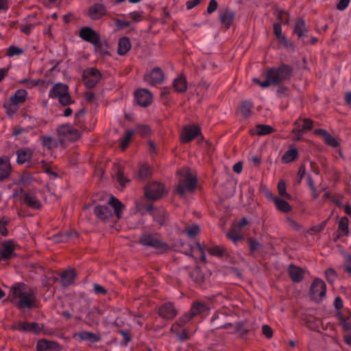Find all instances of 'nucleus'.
Wrapping results in <instances>:
<instances>
[{
  "instance_id": "1",
  "label": "nucleus",
  "mask_w": 351,
  "mask_h": 351,
  "mask_svg": "<svg viewBox=\"0 0 351 351\" xmlns=\"http://www.w3.org/2000/svg\"><path fill=\"white\" fill-rule=\"evenodd\" d=\"M292 74L291 68L286 64H282L278 68L272 67L265 73L266 80L261 81L254 77L253 82L258 84L262 88H267L271 85H278L280 82L290 78Z\"/></svg>"
},
{
  "instance_id": "2",
  "label": "nucleus",
  "mask_w": 351,
  "mask_h": 351,
  "mask_svg": "<svg viewBox=\"0 0 351 351\" xmlns=\"http://www.w3.org/2000/svg\"><path fill=\"white\" fill-rule=\"evenodd\" d=\"M11 291V301L19 308H29L36 302L33 291L23 283L15 285Z\"/></svg>"
},
{
  "instance_id": "3",
  "label": "nucleus",
  "mask_w": 351,
  "mask_h": 351,
  "mask_svg": "<svg viewBox=\"0 0 351 351\" xmlns=\"http://www.w3.org/2000/svg\"><path fill=\"white\" fill-rule=\"evenodd\" d=\"M110 207L114 209V213L117 219H119L122 216V210L124 208V205L116 197L111 196L108 201V205L97 206L95 208V214L98 218L104 221L110 219L113 213Z\"/></svg>"
},
{
  "instance_id": "4",
  "label": "nucleus",
  "mask_w": 351,
  "mask_h": 351,
  "mask_svg": "<svg viewBox=\"0 0 351 351\" xmlns=\"http://www.w3.org/2000/svg\"><path fill=\"white\" fill-rule=\"evenodd\" d=\"M178 185L177 192L182 196L193 193L197 185V178L191 169L184 167L178 171Z\"/></svg>"
},
{
  "instance_id": "5",
  "label": "nucleus",
  "mask_w": 351,
  "mask_h": 351,
  "mask_svg": "<svg viewBox=\"0 0 351 351\" xmlns=\"http://www.w3.org/2000/svg\"><path fill=\"white\" fill-rule=\"evenodd\" d=\"M49 96L53 99L57 98L63 106H68L73 102L69 93L68 86L60 82L53 86L49 90Z\"/></svg>"
},
{
  "instance_id": "6",
  "label": "nucleus",
  "mask_w": 351,
  "mask_h": 351,
  "mask_svg": "<svg viewBox=\"0 0 351 351\" xmlns=\"http://www.w3.org/2000/svg\"><path fill=\"white\" fill-rule=\"evenodd\" d=\"M140 243L143 245L152 247L160 252H163L168 250V245L161 241L156 235L144 234L141 238Z\"/></svg>"
},
{
  "instance_id": "7",
  "label": "nucleus",
  "mask_w": 351,
  "mask_h": 351,
  "mask_svg": "<svg viewBox=\"0 0 351 351\" xmlns=\"http://www.w3.org/2000/svg\"><path fill=\"white\" fill-rule=\"evenodd\" d=\"M101 77V75L99 71L93 67L86 69L83 73L84 84L88 88L94 87Z\"/></svg>"
},
{
  "instance_id": "8",
  "label": "nucleus",
  "mask_w": 351,
  "mask_h": 351,
  "mask_svg": "<svg viewBox=\"0 0 351 351\" xmlns=\"http://www.w3.org/2000/svg\"><path fill=\"white\" fill-rule=\"evenodd\" d=\"M165 193L162 184L155 182L147 185L145 189V194L147 198L150 199H158Z\"/></svg>"
},
{
  "instance_id": "9",
  "label": "nucleus",
  "mask_w": 351,
  "mask_h": 351,
  "mask_svg": "<svg viewBox=\"0 0 351 351\" xmlns=\"http://www.w3.org/2000/svg\"><path fill=\"white\" fill-rule=\"evenodd\" d=\"M326 286L325 282L319 278L315 279L311 287V293L315 300L322 301L326 295Z\"/></svg>"
},
{
  "instance_id": "10",
  "label": "nucleus",
  "mask_w": 351,
  "mask_h": 351,
  "mask_svg": "<svg viewBox=\"0 0 351 351\" xmlns=\"http://www.w3.org/2000/svg\"><path fill=\"white\" fill-rule=\"evenodd\" d=\"M80 37L97 47L99 44V34L88 27H84L80 30Z\"/></svg>"
},
{
  "instance_id": "11",
  "label": "nucleus",
  "mask_w": 351,
  "mask_h": 351,
  "mask_svg": "<svg viewBox=\"0 0 351 351\" xmlns=\"http://www.w3.org/2000/svg\"><path fill=\"white\" fill-rule=\"evenodd\" d=\"M145 81L152 86L162 83L164 80V73L160 68H154L152 71L144 76Z\"/></svg>"
},
{
  "instance_id": "12",
  "label": "nucleus",
  "mask_w": 351,
  "mask_h": 351,
  "mask_svg": "<svg viewBox=\"0 0 351 351\" xmlns=\"http://www.w3.org/2000/svg\"><path fill=\"white\" fill-rule=\"evenodd\" d=\"M16 244L12 241L3 242L0 247V258L8 260L15 256Z\"/></svg>"
},
{
  "instance_id": "13",
  "label": "nucleus",
  "mask_w": 351,
  "mask_h": 351,
  "mask_svg": "<svg viewBox=\"0 0 351 351\" xmlns=\"http://www.w3.org/2000/svg\"><path fill=\"white\" fill-rule=\"evenodd\" d=\"M60 136L68 140H75L80 136L78 131L69 124H64L57 129Z\"/></svg>"
},
{
  "instance_id": "14",
  "label": "nucleus",
  "mask_w": 351,
  "mask_h": 351,
  "mask_svg": "<svg viewBox=\"0 0 351 351\" xmlns=\"http://www.w3.org/2000/svg\"><path fill=\"white\" fill-rule=\"evenodd\" d=\"M135 100L141 106H149L152 101V93L145 88L138 89L134 95Z\"/></svg>"
},
{
  "instance_id": "15",
  "label": "nucleus",
  "mask_w": 351,
  "mask_h": 351,
  "mask_svg": "<svg viewBox=\"0 0 351 351\" xmlns=\"http://www.w3.org/2000/svg\"><path fill=\"white\" fill-rule=\"evenodd\" d=\"M200 132V129L196 125L186 126L182 132V141L188 143L195 138Z\"/></svg>"
},
{
  "instance_id": "16",
  "label": "nucleus",
  "mask_w": 351,
  "mask_h": 351,
  "mask_svg": "<svg viewBox=\"0 0 351 351\" xmlns=\"http://www.w3.org/2000/svg\"><path fill=\"white\" fill-rule=\"evenodd\" d=\"M106 12L104 5L101 3H96L91 5L88 10V16L93 20H97L102 17Z\"/></svg>"
},
{
  "instance_id": "17",
  "label": "nucleus",
  "mask_w": 351,
  "mask_h": 351,
  "mask_svg": "<svg viewBox=\"0 0 351 351\" xmlns=\"http://www.w3.org/2000/svg\"><path fill=\"white\" fill-rule=\"evenodd\" d=\"M160 316L165 319H171L174 318L177 315V311L171 302L165 303L158 310Z\"/></svg>"
},
{
  "instance_id": "18",
  "label": "nucleus",
  "mask_w": 351,
  "mask_h": 351,
  "mask_svg": "<svg viewBox=\"0 0 351 351\" xmlns=\"http://www.w3.org/2000/svg\"><path fill=\"white\" fill-rule=\"evenodd\" d=\"M226 236L234 244H237L240 240L243 239L241 228L237 224L232 226L231 229L226 233Z\"/></svg>"
},
{
  "instance_id": "19",
  "label": "nucleus",
  "mask_w": 351,
  "mask_h": 351,
  "mask_svg": "<svg viewBox=\"0 0 351 351\" xmlns=\"http://www.w3.org/2000/svg\"><path fill=\"white\" fill-rule=\"evenodd\" d=\"M36 347L38 351H60L56 343L47 340L38 341Z\"/></svg>"
},
{
  "instance_id": "20",
  "label": "nucleus",
  "mask_w": 351,
  "mask_h": 351,
  "mask_svg": "<svg viewBox=\"0 0 351 351\" xmlns=\"http://www.w3.org/2000/svg\"><path fill=\"white\" fill-rule=\"evenodd\" d=\"M16 328L21 332L37 333L40 331L38 324L35 322H19L16 324Z\"/></svg>"
},
{
  "instance_id": "21",
  "label": "nucleus",
  "mask_w": 351,
  "mask_h": 351,
  "mask_svg": "<svg viewBox=\"0 0 351 351\" xmlns=\"http://www.w3.org/2000/svg\"><path fill=\"white\" fill-rule=\"evenodd\" d=\"M10 164L8 157L0 158V180L6 178L10 173Z\"/></svg>"
},
{
  "instance_id": "22",
  "label": "nucleus",
  "mask_w": 351,
  "mask_h": 351,
  "mask_svg": "<svg viewBox=\"0 0 351 351\" xmlns=\"http://www.w3.org/2000/svg\"><path fill=\"white\" fill-rule=\"evenodd\" d=\"M23 201L29 207L38 209L41 206V203L34 193H25L23 195Z\"/></svg>"
},
{
  "instance_id": "23",
  "label": "nucleus",
  "mask_w": 351,
  "mask_h": 351,
  "mask_svg": "<svg viewBox=\"0 0 351 351\" xmlns=\"http://www.w3.org/2000/svg\"><path fill=\"white\" fill-rule=\"evenodd\" d=\"M17 154V163L19 165L24 164L26 162H28L30 160L32 156V152L31 149L27 148H22L19 149L16 152Z\"/></svg>"
},
{
  "instance_id": "24",
  "label": "nucleus",
  "mask_w": 351,
  "mask_h": 351,
  "mask_svg": "<svg viewBox=\"0 0 351 351\" xmlns=\"http://www.w3.org/2000/svg\"><path fill=\"white\" fill-rule=\"evenodd\" d=\"M131 49V43L128 37H122L118 43L117 53L120 56L125 55Z\"/></svg>"
},
{
  "instance_id": "25",
  "label": "nucleus",
  "mask_w": 351,
  "mask_h": 351,
  "mask_svg": "<svg viewBox=\"0 0 351 351\" xmlns=\"http://www.w3.org/2000/svg\"><path fill=\"white\" fill-rule=\"evenodd\" d=\"M289 273L293 281L298 282L302 280L304 271L295 265H291L289 267Z\"/></svg>"
},
{
  "instance_id": "26",
  "label": "nucleus",
  "mask_w": 351,
  "mask_h": 351,
  "mask_svg": "<svg viewBox=\"0 0 351 351\" xmlns=\"http://www.w3.org/2000/svg\"><path fill=\"white\" fill-rule=\"evenodd\" d=\"M75 277L74 270L69 269L64 271L60 276L62 285L64 287L69 286L73 284Z\"/></svg>"
},
{
  "instance_id": "27",
  "label": "nucleus",
  "mask_w": 351,
  "mask_h": 351,
  "mask_svg": "<svg viewBox=\"0 0 351 351\" xmlns=\"http://www.w3.org/2000/svg\"><path fill=\"white\" fill-rule=\"evenodd\" d=\"M298 157V149L294 147H291L282 156V162L288 164L294 161Z\"/></svg>"
},
{
  "instance_id": "28",
  "label": "nucleus",
  "mask_w": 351,
  "mask_h": 351,
  "mask_svg": "<svg viewBox=\"0 0 351 351\" xmlns=\"http://www.w3.org/2000/svg\"><path fill=\"white\" fill-rule=\"evenodd\" d=\"M219 17L221 23L229 27L234 18V13L230 10H226L220 12Z\"/></svg>"
},
{
  "instance_id": "29",
  "label": "nucleus",
  "mask_w": 351,
  "mask_h": 351,
  "mask_svg": "<svg viewBox=\"0 0 351 351\" xmlns=\"http://www.w3.org/2000/svg\"><path fill=\"white\" fill-rule=\"evenodd\" d=\"M173 88L177 92L183 93L187 88L186 78L183 75H180L173 81Z\"/></svg>"
},
{
  "instance_id": "30",
  "label": "nucleus",
  "mask_w": 351,
  "mask_h": 351,
  "mask_svg": "<svg viewBox=\"0 0 351 351\" xmlns=\"http://www.w3.org/2000/svg\"><path fill=\"white\" fill-rule=\"evenodd\" d=\"M194 316L192 315L191 312L185 313L182 317H180L175 324H173L171 328V331H175L177 328L184 326L187 324Z\"/></svg>"
},
{
  "instance_id": "31",
  "label": "nucleus",
  "mask_w": 351,
  "mask_h": 351,
  "mask_svg": "<svg viewBox=\"0 0 351 351\" xmlns=\"http://www.w3.org/2000/svg\"><path fill=\"white\" fill-rule=\"evenodd\" d=\"M27 95V93L25 89H19L10 99L12 101L19 105L25 101Z\"/></svg>"
},
{
  "instance_id": "32",
  "label": "nucleus",
  "mask_w": 351,
  "mask_h": 351,
  "mask_svg": "<svg viewBox=\"0 0 351 351\" xmlns=\"http://www.w3.org/2000/svg\"><path fill=\"white\" fill-rule=\"evenodd\" d=\"M41 143L48 149H52L58 147L59 141L58 139L51 136H43L41 138Z\"/></svg>"
},
{
  "instance_id": "33",
  "label": "nucleus",
  "mask_w": 351,
  "mask_h": 351,
  "mask_svg": "<svg viewBox=\"0 0 351 351\" xmlns=\"http://www.w3.org/2000/svg\"><path fill=\"white\" fill-rule=\"evenodd\" d=\"M78 233L76 230H72L69 232H67L64 234L57 235L53 238V240L56 242H65L67 241L70 239H73L77 237Z\"/></svg>"
},
{
  "instance_id": "34",
  "label": "nucleus",
  "mask_w": 351,
  "mask_h": 351,
  "mask_svg": "<svg viewBox=\"0 0 351 351\" xmlns=\"http://www.w3.org/2000/svg\"><path fill=\"white\" fill-rule=\"evenodd\" d=\"M274 204L276 206V208L284 213L289 212L291 207L289 205V204L285 201V199H280V197H275L274 199Z\"/></svg>"
},
{
  "instance_id": "35",
  "label": "nucleus",
  "mask_w": 351,
  "mask_h": 351,
  "mask_svg": "<svg viewBox=\"0 0 351 351\" xmlns=\"http://www.w3.org/2000/svg\"><path fill=\"white\" fill-rule=\"evenodd\" d=\"M253 107V104L249 101L242 102L240 106V113L245 118L249 117L251 114V110Z\"/></svg>"
},
{
  "instance_id": "36",
  "label": "nucleus",
  "mask_w": 351,
  "mask_h": 351,
  "mask_svg": "<svg viewBox=\"0 0 351 351\" xmlns=\"http://www.w3.org/2000/svg\"><path fill=\"white\" fill-rule=\"evenodd\" d=\"M294 32L298 37H302L305 35L306 28L304 21L299 19L295 22Z\"/></svg>"
},
{
  "instance_id": "37",
  "label": "nucleus",
  "mask_w": 351,
  "mask_h": 351,
  "mask_svg": "<svg viewBox=\"0 0 351 351\" xmlns=\"http://www.w3.org/2000/svg\"><path fill=\"white\" fill-rule=\"evenodd\" d=\"M278 191L280 197L290 199L291 195L287 192L286 183L283 180H280L278 184Z\"/></svg>"
},
{
  "instance_id": "38",
  "label": "nucleus",
  "mask_w": 351,
  "mask_h": 351,
  "mask_svg": "<svg viewBox=\"0 0 351 351\" xmlns=\"http://www.w3.org/2000/svg\"><path fill=\"white\" fill-rule=\"evenodd\" d=\"M301 122H302V128L301 130H293V132H295L297 131L299 134H298V136H301L302 135V133L304 131V130H311L312 127H313V121L309 119H301L300 120ZM296 124H300V121H297L295 123Z\"/></svg>"
},
{
  "instance_id": "39",
  "label": "nucleus",
  "mask_w": 351,
  "mask_h": 351,
  "mask_svg": "<svg viewBox=\"0 0 351 351\" xmlns=\"http://www.w3.org/2000/svg\"><path fill=\"white\" fill-rule=\"evenodd\" d=\"M151 173V170L149 165L146 164L142 165L138 171L136 178L138 180H143L147 178Z\"/></svg>"
},
{
  "instance_id": "40",
  "label": "nucleus",
  "mask_w": 351,
  "mask_h": 351,
  "mask_svg": "<svg viewBox=\"0 0 351 351\" xmlns=\"http://www.w3.org/2000/svg\"><path fill=\"white\" fill-rule=\"evenodd\" d=\"M78 335L80 339L82 341H88L91 343H94L99 340V338L90 332H82Z\"/></svg>"
},
{
  "instance_id": "41",
  "label": "nucleus",
  "mask_w": 351,
  "mask_h": 351,
  "mask_svg": "<svg viewBox=\"0 0 351 351\" xmlns=\"http://www.w3.org/2000/svg\"><path fill=\"white\" fill-rule=\"evenodd\" d=\"M134 134V130H127L124 136L121 140L120 146L122 149H125L128 145L129 142L130 141L133 134Z\"/></svg>"
},
{
  "instance_id": "42",
  "label": "nucleus",
  "mask_w": 351,
  "mask_h": 351,
  "mask_svg": "<svg viewBox=\"0 0 351 351\" xmlns=\"http://www.w3.org/2000/svg\"><path fill=\"white\" fill-rule=\"evenodd\" d=\"M206 310V306L199 302H194L192 305L191 309L190 312L192 313V315L195 316L201 313L204 312Z\"/></svg>"
},
{
  "instance_id": "43",
  "label": "nucleus",
  "mask_w": 351,
  "mask_h": 351,
  "mask_svg": "<svg viewBox=\"0 0 351 351\" xmlns=\"http://www.w3.org/2000/svg\"><path fill=\"white\" fill-rule=\"evenodd\" d=\"M114 178L121 186H124L129 182V180L124 176L123 171L121 169L117 171Z\"/></svg>"
},
{
  "instance_id": "44",
  "label": "nucleus",
  "mask_w": 351,
  "mask_h": 351,
  "mask_svg": "<svg viewBox=\"0 0 351 351\" xmlns=\"http://www.w3.org/2000/svg\"><path fill=\"white\" fill-rule=\"evenodd\" d=\"M272 130V128L267 125H258L256 128V132L258 135L269 134Z\"/></svg>"
},
{
  "instance_id": "45",
  "label": "nucleus",
  "mask_w": 351,
  "mask_h": 351,
  "mask_svg": "<svg viewBox=\"0 0 351 351\" xmlns=\"http://www.w3.org/2000/svg\"><path fill=\"white\" fill-rule=\"evenodd\" d=\"M339 230L343 234L348 233V219L346 217L341 218L339 221Z\"/></svg>"
},
{
  "instance_id": "46",
  "label": "nucleus",
  "mask_w": 351,
  "mask_h": 351,
  "mask_svg": "<svg viewBox=\"0 0 351 351\" xmlns=\"http://www.w3.org/2000/svg\"><path fill=\"white\" fill-rule=\"evenodd\" d=\"M3 106L9 114H14L18 110V105L14 101H12L11 99L5 101Z\"/></svg>"
},
{
  "instance_id": "47",
  "label": "nucleus",
  "mask_w": 351,
  "mask_h": 351,
  "mask_svg": "<svg viewBox=\"0 0 351 351\" xmlns=\"http://www.w3.org/2000/svg\"><path fill=\"white\" fill-rule=\"evenodd\" d=\"M274 32L276 37L280 39V42L285 43L286 41V38L282 34V27L279 23L274 24Z\"/></svg>"
},
{
  "instance_id": "48",
  "label": "nucleus",
  "mask_w": 351,
  "mask_h": 351,
  "mask_svg": "<svg viewBox=\"0 0 351 351\" xmlns=\"http://www.w3.org/2000/svg\"><path fill=\"white\" fill-rule=\"evenodd\" d=\"M174 332L178 339L180 341H185L189 339V335L188 333V331L185 329L182 330L181 331L179 330V328H177L175 331H172Z\"/></svg>"
},
{
  "instance_id": "49",
  "label": "nucleus",
  "mask_w": 351,
  "mask_h": 351,
  "mask_svg": "<svg viewBox=\"0 0 351 351\" xmlns=\"http://www.w3.org/2000/svg\"><path fill=\"white\" fill-rule=\"evenodd\" d=\"M23 53V50L21 48H19L16 46L12 45L9 47L8 49L7 55L10 57H12L14 56H19Z\"/></svg>"
},
{
  "instance_id": "50",
  "label": "nucleus",
  "mask_w": 351,
  "mask_h": 351,
  "mask_svg": "<svg viewBox=\"0 0 351 351\" xmlns=\"http://www.w3.org/2000/svg\"><path fill=\"white\" fill-rule=\"evenodd\" d=\"M134 133L141 134L143 136H147L150 133V128L147 125H139L136 127Z\"/></svg>"
},
{
  "instance_id": "51",
  "label": "nucleus",
  "mask_w": 351,
  "mask_h": 351,
  "mask_svg": "<svg viewBox=\"0 0 351 351\" xmlns=\"http://www.w3.org/2000/svg\"><path fill=\"white\" fill-rule=\"evenodd\" d=\"M8 219L5 217L0 219V234L3 236L8 235V230L6 226L8 223Z\"/></svg>"
},
{
  "instance_id": "52",
  "label": "nucleus",
  "mask_w": 351,
  "mask_h": 351,
  "mask_svg": "<svg viewBox=\"0 0 351 351\" xmlns=\"http://www.w3.org/2000/svg\"><path fill=\"white\" fill-rule=\"evenodd\" d=\"M199 227L198 225H196V224L193 225L191 227H189V228L185 230V232H186L187 235L189 237H193L196 236L199 233Z\"/></svg>"
},
{
  "instance_id": "53",
  "label": "nucleus",
  "mask_w": 351,
  "mask_h": 351,
  "mask_svg": "<svg viewBox=\"0 0 351 351\" xmlns=\"http://www.w3.org/2000/svg\"><path fill=\"white\" fill-rule=\"evenodd\" d=\"M324 140L327 145L333 147H337L339 145L338 141L330 134H329Z\"/></svg>"
},
{
  "instance_id": "54",
  "label": "nucleus",
  "mask_w": 351,
  "mask_h": 351,
  "mask_svg": "<svg viewBox=\"0 0 351 351\" xmlns=\"http://www.w3.org/2000/svg\"><path fill=\"white\" fill-rule=\"evenodd\" d=\"M208 252L211 255L219 256L222 255L223 250L220 247L215 245V246L209 247Z\"/></svg>"
},
{
  "instance_id": "55",
  "label": "nucleus",
  "mask_w": 351,
  "mask_h": 351,
  "mask_svg": "<svg viewBox=\"0 0 351 351\" xmlns=\"http://www.w3.org/2000/svg\"><path fill=\"white\" fill-rule=\"evenodd\" d=\"M218 3L216 0H210L207 8V12L208 14L213 13L217 8Z\"/></svg>"
},
{
  "instance_id": "56",
  "label": "nucleus",
  "mask_w": 351,
  "mask_h": 351,
  "mask_svg": "<svg viewBox=\"0 0 351 351\" xmlns=\"http://www.w3.org/2000/svg\"><path fill=\"white\" fill-rule=\"evenodd\" d=\"M262 332L263 335L267 337L271 338L273 335V331L270 326L268 325H263L262 327Z\"/></svg>"
},
{
  "instance_id": "57",
  "label": "nucleus",
  "mask_w": 351,
  "mask_h": 351,
  "mask_svg": "<svg viewBox=\"0 0 351 351\" xmlns=\"http://www.w3.org/2000/svg\"><path fill=\"white\" fill-rule=\"evenodd\" d=\"M34 27V25L33 24H31V23L25 24V25H23L21 27V32L23 33H24L25 34L28 35L32 32Z\"/></svg>"
},
{
  "instance_id": "58",
  "label": "nucleus",
  "mask_w": 351,
  "mask_h": 351,
  "mask_svg": "<svg viewBox=\"0 0 351 351\" xmlns=\"http://www.w3.org/2000/svg\"><path fill=\"white\" fill-rule=\"evenodd\" d=\"M129 16L135 22H138L141 21L142 19V13L140 12H132L129 14Z\"/></svg>"
},
{
  "instance_id": "59",
  "label": "nucleus",
  "mask_w": 351,
  "mask_h": 351,
  "mask_svg": "<svg viewBox=\"0 0 351 351\" xmlns=\"http://www.w3.org/2000/svg\"><path fill=\"white\" fill-rule=\"evenodd\" d=\"M115 24L120 29L128 27L130 25V23L129 21L121 19H117L115 21Z\"/></svg>"
},
{
  "instance_id": "60",
  "label": "nucleus",
  "mask_w": 351,
  "mask_h": 351,
  "mask_svg": "<svg viewBox=\"0 0 351 351\" xmlns=\"http://www.w3.org/2000/svg\"><path fill=\"white\" fill-rule=\"evenodd\" d=\"M350 0H339L337 5V9L339 10H344L348 5Z\"/></svg>"
},
{
  "instance_id": "61",
  "label": "nucleus",
  "mask_w": 351,
  "mask_h": 351,
  "mask_svg": "<svg viewBox=\"0 0 351 351\" xmlns=\"http://www.w3.org/2000/svg\"><path fill=\"white\" fill-rule=\"evenodd\" d=\"M326 276L327 278V280L330 282H332V281L334 280L335 278V272L333 269H329L328 270H326Z\"/></svg>"
},
{
  "instance_id": "62",
  "label": "nucleus",
  "mask_w": 351,
  "mask_h": 351,
  "mask_svg": "<svg viewBox=\"0 0 351 351\" xmlns=\"http://www.w3.org/2000/svg\"><path fill=\"white\" fill-rule=\"evenodd\" d=\"M287 223L289 226H291L295 230H300V226L296 221H295L293 219H292L291 218H287Z\"/></svg>"
},
{
  "instance_id": "63",
  "label": "nucleus",
  "mask_w": 351,
  "mask_h": 351,
  "mask_svg": "<svg viewBox=\"0 0 351 351\" xmlns=\"http://www.w3.org/2000/svg\"><path fill=\"white\" fill-rule=\"evenodd\" d=\"M345 269L351 274V256H348L346 257L345 264H344Z\"/></svg>"
},
{
  "instance_id": "64",
  "label": "nucleus",
  "mask_w": 351,
  "mask_h": 351,
  "mask_svg": "<svg viewBox=\"0 0 351 351\" xmlns=\"http://www.w3.org/2000/svg\"><path fill=\"white\" fill-rule=\"evenodd\" d=\"M249 242H250V248L251 252L256 251L260 245V243L258 241H254L252 239H250Z\"/></svg>"
}]
</instances>
